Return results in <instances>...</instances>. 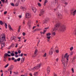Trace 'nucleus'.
I'll list each match as a JSON object with an SVG mask.
<instances>
[{"instance_id": "nucleus-25", "label": "nucleus", "mask_w": 76, "mask_h": 76, "mask_svg": "<svg viewBox=\"0 0 76 76\" xmlns=\"http://www.w3.org/2000/svg\"><path fill=\"white\" fill-rule=\"evenodd\" d=\"M46 31H47V29L44 30V32H43V33H42L43 34H45V33L46 32Z\"/></svg>"}, {"instance_id": "nucleus-4", "label": "nucleus", "mask_w": 76, "mask_h": 76, "mask_svg": "<svg viewBox=\"0 0 76 76\" xmlns=\"http://www.w3.org/2000/svg\"><path fill=\"white\" fill-rule=\"evenodd\" d=\"M60 26V23H57L55 26V28L53 29V31H56L58 29V28Z\"/></svg>"}, {"instance_id": "nucleus-12", "label": "nucleus", "mask_w": 76, "mask_h": 76, "mask_svg": "<svg viewBox=\"0 0 76 76\" xmlns=\"http://www.w3.org/2000/svg\"><path fill=\"white\" fill-rule=\"evenodd\" d=\"M57 15H58V17H59V18H60L61 19L62 18V15H61V14H60V13L58 12V13H57Z\"/></svg>"}, {"instance_id": "nucleus-27", "label": "nucleus", "mask_w": 76, "mask_h": 76, "mask_svg": "<svg viewBox=\"0 0 76 76\" xmlns=\"http://www.w3.org/2000/svg\"><path fill=\"white\" fill-rule=\"evenodd\" d=\"M8 71H11L12 70V69L10 67V68H8Z\"/></svg>"}, {"instance_id": "nucleus-30", "label": "nucleus", "mask_w": 76, "mask_h": 76, "mask_svg": "<svg viewBox=\"0 0 76 76\" xmlns=\"http://www.w3.org/2000/svg\"><path fill=\"white\" fill-rule=\"evenodd\" d=\"M58 1L57 0H55V2L56 4H57Z\"/></svg>"}, {"instance_id": "nucleus-17", "label": "nucleus", "mask_w": 76, "mask_h": 76, "mask_svg": "<svg viewBox=\"0 0 76 76\" xmlns=\"http://www.w3.org/2000/svg\"><path fill=\"white\" fill-rule=\"evenodd\" d=\"M48 2V0H45L44 1V6H45V4L47 3Z\"/></svg>"}, {"instance_id": "nucleus-11", "label": "nucleus", "mask_w": 76, "mask_h": 76, "mask_svg": "<svg viewBox=\"0 0 76 76\" xmlns=\"http://www.w3.org/2000/svg\"><path fill=\"white\" fill-rule=\"evenodd\" d=\"M46 35L47 36V38H50L51 36H49L51 35V34L50 33H48Z\"/></svg>"}, {"instance_id": "nucleus-9", "label": "nucleus", "mask_w": 76, "mask_h": 76, "mask_svg": "<svg viewBox=\"0 0 76 76\" xmlns=\"http://www.w3.org/2000/svg\"><path fill=\"white\" fill-rule=\"evenodd\" d=\"M37 51H38V50L37 49H36L34 52V55H33L32 56V57H33V58H34V57H36V56H37Z\"/></svg>"}, {"instance_id": "nucleus-48", "label": "nucleus", "mask_w": 76, "mask_h": 76, "mask_svg": "<svg viewBox=\"0 0 76 76\" xmlns=\"http://www.w3.org/2000/svg\"><path fill=\"white\" fill-rule=\"evenodd\" d=\"M20 9H24L25 8L22 7H20Z\"/></svg>"}, {"instance_id": "nucleus-56", "label": "nucleus", "mask_w": 76, "mask_h": 76, "mask_svg": "<svg viewBox=\"0 0 76 76\" xmlns=\"http://www.w3.org/2000/svg\"><path fill=\"white\" fill-rule=\"evenodd\" d=\"M11 60H15V58L14 57H12Z\"/></svg>"}, {"instance_id": "nucleus-35", "label": "nucleus", "mask_w": 76, "mask_h": 76, "mask_svg": "<svg viewBox=\"0 0 76 76\" xmlns=\"http://www.w3.org/2000/svg\"><path fill=\"white\" fill-rule=\"evenodd\" d=\"M0 24L1 25H3V22L1 20L0 21Z\"/></svg>"}, {"instance_id": "nucleus-10", "label": "nucleus", "mask_w": 76, "mask_h": 76, "mask_svg": "<svg viewBox=\"0 0 76 76\" xmlns=\"http://www.w3.org/2000/svg\"><path fill=\"white\" fill-rule=\"evenodd\" d=\"M1 37L2 38H6V35L4 34H2L1 35Z\"/></svg>"}, {"instance_id": "nucleus-63", "label": "nucleus", "mask_w": 76, "mask_h": 76, "mask_svg": "<svg viewBox=\"0 0 76 76\" xmlns=\"http://www.w3.org/2000/svg\"><path fill=\"white\" fill-rule=\"evenodd\" d=\"M23 36H24V35H25V33L24 32H23Z\"/></svg>"}, {"instance_id": "nucleus-5", "label": "nucleus", "mask_w": 76, "mask_h": 76, "mask_svg": "<svg viewBox=\"0 0 76 76\" xmlns=\"http://www.w3.org/2000/svg\"><path fill=\"white\" fill-rule=\"evenodd\" d=\"M4 41H6V40H5V38H0V43L1 44H3L4 46V44L5 43H2V42H4Z\"/></svg>"}, {"instance_id": "nucleus-50", "label": "nucleus", "mask_w": 76, "mask_h": 76, "mask_svg": "<svg viewBox=\"0 0 76 76\" xmlns=\"http://www.w3.org/2000/svg\"><path fill=\"white\" fill-rule=\"evenodd\" d=\"M23 24H25V21L24 20H23Z\"/></svg>"}, {"instance_id": "nucleus-14", "label": "nucleus", "mask_w": 76, "mask_h": 76, "mask_svg": "<svg viewBox=\"0 0 76 76\" xmlns=\"http://www.w3.org/2000/svg\"><path fill=\"white\" fill-rule=\"evenodd\" d=\"M47 71L48 72V71L49 72H50V68L49 66H48L47 69Z\"/></svg>"}, {"instance_id": "nucleus-18", "label": "nucleus", "mask_w": 76, "mask_h": 76, "mask_svg": "<svg viewBox=\"0 0 76 76\" xmlns=\"http://www.w3.org/2000/svg\"><path fill=\"white\" fill-rule=\"evenodd\" d=\"M15 47V44L13 43H12L11 45V46H10V47H12V48H13Z\"/></svg>"}, {"instance_id": "nucleus-33", "label": "nucleus", "mask_w": 76, "mask_h": 76, "mask_svg": "<svg viewBox=\"0 0 76 76\" xmlns=\"http://www.w3.org/2000/svg\"><path fill=\"white\" fill-rule=\"evenodd\" d=\"M9 66V64H7L5 66V68H6V67H8V66Z\"/></svg>"}, {"instance_id": "nucleus-29", "label": "nucleus", "mask_w": 76, "mask_h": 76, "mask_svg": "<svg viewBox=\"0 0 76 76\" xmlns=\"http://www.w3.org/2000/svg\"><path fill=\"white\" fill-rule=\"evenodd\" d=\"M46 56H47V53H45L44 55L43 56V57H46Z\"/></svg>"}, {"instance_id": "nucleus-64", "label": "nucleus", "mask_w": 76, "mask_h": 76, "mask_svg": "<svg viewBox=\"0 0 76 76\" xmlns=\"http://www.w3.org/2000/svg\"><path fill=\"white\" fill-rule=\"evenodd\" d=\"M29 75H30V76H32V75L31 73H30L29 74Z\"/></svg>"}, {"instance_id": "nucleus-39", "label": "nucleus", "mask_w": 76, "mask_h": 76, "mask_svg": "<svg viewBox=\"0 0 76 76\" xmlns=\"http://www.w3.org/2000/svg\"><path fill=\"white\" fill-rule=\"evenodd\" d=\"M1 1H2L3 3H4L5 2V0H1Z\"/></svg>"}, {"instance_id": "nucleus-58", "label": "nucleus", "mask_w": 76, "mask_h": 76, "mask_svg": "<svg viewBox=\"0 0 76 76\" xmlns=\"http://www.w3.org/2000/svg\"><path fill=\"white\" fill-rule=\"evenodd\" d=\"M7 53L8 54H11V52H10V51H8L7 52Z\"/></svg>"}, {"instance_id": "nucleus-60", "label": "nucleus", "mask_w": 76, "mask_h": 76, "mask_svg": "<svg viewBox=\"0 0 76 76\" xmlns=\"http://www.w3.org/2000/svg\"><path fill=\"white\" fill-rule=\"evenodd\" d=\"M16 45L15 46V47H18V43L16 44Z\"/></svg>"}, {"instance_id": "nucleus-2", "label": "nucleus", "mask_w": 76, "mask_h": 76, "mask_svg": "<svg viewBox=\"0 0 76 76\" xmlns=\"http://www.w3.org/2000/svg\"><path fill=\"white\" fill-rule=\"evenodd\" d=\"M66 30V26L65 25H63L59 28V31L60 32H64Z\"/></svg>"}, {"instance_id": "nucleus-32", "label": "nucleus", "mask_w": 76, "mask_h": 76, "mask_svg": "<svg viewBox=\"0 0 76 76\" xmlns=\"http://www.w3.org/2000/svg\"><path fill=\"white\" fill-rule=\"evenodd\" d=\"M11 5L12 6H15V4L13 3H11Z\"/></svg>"}, {"instance_id": "nucleus-15", "label": "nucleus", "mask_w": 76, "mask_h": 76, "mask_svg": "<svg viewBox=\"0 0 76 76\" xmlns=\"http://www.w3.org/2000/svg\"><path fill=\"white\" fill-rule=\"evenodd\" d=\"M32 10L33 12H34V13H35L36 12V11H37V9L34 8V7H33L32 8Z\"/></svg>"}, {"instance_id": "nucleus-61", "label": "nucleus", "mask_w": 76, "mask_h": 76, "mask_svg": "<svg viewBox=\"0 0 76 76\" xmlns=\"http://www.w3.org/2000/svg\"><path fill=\"white\" fill-rule=\"evenodd\" d=\"M18 17L19 18H22V15H19Z\"/></svg>"}, {"instance_id": "nucleus-53", "label": "nucleus", "mask_w": 76, "mask_h": 76, "mask_svg": "<svg viewBox=\"0 0 76 76\" xmlns=\"http://www.w3.org/2000/svg\"><path fill=\"white\" fill-rule=\"evenodd\" d=\"M15 54L16 55H17V54H18V53L17 51H16L15 52Z\"/></svg>"}, {"instance_id": "nucleus-36", "label": "nucleus", "mask_w": 76, "mask_h": 76, "mask_svg": "<svg viewBox=\"0 0 76 76\" xmlns=\"http://www.w3.org/2000/svg\"><path fill=\"white\" fill-rule=\"evenodd\" d=\"M15 6H19V3H17L15 4Z\"/></svg>"}, {"instance_id": "nucleus-62", "label": "nucleus", "mask_w": 76, "mask_h": 76, "mask_svg": "<svg viewBox=\"0 0 76 76\" xmlns=\"http://www.w3.org/2000/svg\"><path fill=\"white\" fill-rule=\"evenodd\" d=\"M35 28H36V26H34L33 27V29H35Z\"/></svg>"}, {"instance_id": "nucleus-51", "label": "nucleus", "mask_w": 76, "mask_h": 76, "mask_svg": "<svg viewBox=\"0 0 76 76\" xmlns=\"http://www.w3.org/2000/svg\"><path fill=\"white\" fill-rule=\"evenodd\" d=\"M7 11H5L4 12V15H6L7 14Z\"/></svg>"}, {"instance_id": "nucleus-47", "label": "nucleus", "mask_w": 76, "mask_h": 76, "mask_svg": "<svg viewBox=\"0 0 76 76\" xmlns=\"http://www.w3.org/2000/svg\"><path fill=\"white\" fill-rule=\"evenodd\" d=\"M56 53H59V50H56Z\"/></svg>"}, {"instance_id": "nucleus-34", "label": "nucleus", "mask_w": 76, "mask_h": 76, "mask_svg": "<svg viewBox=\"0 0 76 76\" xmlns=\"http://www.w3.org/2000/svg\"><path fill=\"white\" fill-rule=\"evenodd\" d=\"M75 33H74L73 34H74V35H76V28L75 29Z\"/></svg>"}, {"instance_id": "nucleus-59", "label": "nucleus", "mask_w": 76, "mask_h": 76, "mask_svg": "<svg viewBox=\"0 0 76 76\" xmlns=\"http://www.w3.org/2000/svg\"><path fill=\"white\" fill-rule=\"evenodd\" d=\"M20 29H21V26H19V27L18 29L20 30Z\"/></svg>"}, {"instance_id": "nucleus-45", "label": "nucleus", "mask_w": 76, "mask_h": 76, "mask_svg": "<svg viewBox=\"0 0 76 76\" xmlns=\"http://www.w3.org/2000/svg\"><path fill=\"white\" fill-rule=\"evenodd\" d=\"M18 53H19V54L20 53H21V51H20V50H18Z\"/></svg>"}, {"instance_id": "nucleus-7", "label": "nucleus", "mask_w": 76, "mask_h": 76, "mask_svg": "<svg viewBox=\"0 0 76 76\" xmlns=\"http://www.w3.org/2000/svg\"><path fill=\"white\" fill-rule=\"evenodd\" d=\"M26 18H30L31 17V14L29 13H27L25 15Z\"/></svg>"}, {"instance_id": "nucleus-13", "label": "nucleus", "mask_w": 76, "mask_h": 76, "mask_svg": "<svg viewBox=\"0 0 76 76\" xmlns=\"http://www.w3.org/2000/svg\"><path fill=\"white\" fill-rule=\"evenodd\" d=\"M41 29H35L34 31H33V32H35L36 31H41Z\"/></svg>"}, {"instance_id": "nucleus-49", "label": "nucleus", "mask_w": 76, "mask_h": 76, "mask_svg": "<svg viewBox=\"0 0 76 76\" xmlns=\"http://www.w3.org/2000/svg\"><path fill=\"white\" fill-rule=\"evenodd\" d=\"M52 34L53 35H56V33L53 32L52 33Z\"/></svg>"}, {"instance_id": "nucleus-44", "label": "nucleus", "mask_w": 76, "mask_h": 76, "mask_svg": "<svg viewBox=\"0 0 76 76\" xmlns=\"http://www.w3.org/2000/svg\"><path fill=\"white\" fill-rule=\"evenodd\" d=\"M6 57H4L3 61H6Z\"/></svg>"}, {"instance_id": "nucleus-1", "label": "nucleus", "mask_w": 76, "mask_h": 76, "mask_svg": "<svg viewBox=\"0 0 76 76\" xmlns=\"http://www.w3.org/2000/svg\"><path fill=\"white\" fill-rule=\"evenodd\" d=\"M67 54H68V53H66L64 56V58H66V61L64 58H63L62 59H61V60L62 63L65 67H66V66H67V65L68 62H69V55H67Z\"/></svg>"}, {"instance_id": "nucleus-31", "label": "nucleus", "mask_w": 76, "mask_h": 76, "mask_svg": "<svg viewBox=\"0 0 76 76\" xmlns=\"http://www.w3.org/2000/svg\"><path fill=\"white\" fill-rule=\"evenodd\" d=\"M11 56H15V53H12L11 54Z\"/></svg>"}, {"instance_id": "nucleus-19", "label": "nucleus", "mask_w": 76, "mask_h": 76, "mask_svg": "<svg viewBox=\"0 0 76 76\" xmlns=\"http://www.w3.org/2000/svg\"><path fill=\"white\" fill-rule=\"evenodd\" d=\"M49 20L50 19L48 18H47L45 19V22H48V20Z\"/></svg>"}, {"instance_id": "nucleus-57", "label": "nucleus", "mask_w": 76, "mask_h": 76, "mask_svg": "<svg viewBox=\"0 0 76 76\" xmlns=\"http://www.w3.org/2000/svg\"><path fill=\"white\" fill-rule=\"evenodd\" d=\"M5 2L6 3H8V0H6V1H5Z\"/></svg>"}, {"instance_id": "nucleus-8", "label": "nucleus", "mask_w": 76, "mask_h": 76, "mask_svg": "<svg viewBox=\"0 0 76 76\" xmlns=\"http://www.w3.org/2000/svg\"><path fill=\"white\" fill-rule=\"evenodd\" d=\"M53 52H54V49H53V48H51L49 52V54L50 55H52Z\"/></svg>"}, {"instance_id": "nucleus-3", "label": "nucleus", "mask_w": 76, "mask_h": 76, "mask_svg": "<svg viewBox=\"0 0 76 76\" xmlns=\"http://www.w3.org/2000/svg\"><path fill=\"white\" fill-rule=\"evenodd\" d=\"M41 66V64H37V66H35L33 68H31V70H35L36 69H39Z\"/></svg>"}, {"instance_id": "nucleus-42", "label": "nucleus", "mask_w": 76, "mask_h": 76, "mask_svg": "<svg viewBox=\"0 0 76 76\" xmlns=\"http://www.w3.org/2000/svg\"><path fill=\"white\" fill-rule=\"evenodd\" d=\"M14 73H15V74L16 75H18V72H14Z\"/></svg>"}, {"instance_id": "nucleus-21", "label": "nucleus", "mask_w": 76, "mask_h": 76, "mask_svg": "<svg viewBox=\"0 0 76 76\" xmlns=\"http://www.w3.org/2000/svg\"><path fill=\"white\" fill-rule=\"evenodd\" d=\"M8 56V54L5 53L4 55V57H7V56Z\"/></svg>"}, {"instance_id": "nucleus-41", "label": "nucleus", "mask_w": 76, "mask_h": 76, "mask_svg": "<svg viewBox=\"0 0 76 76\" xmlns=\"http://www.w3.org/2000/svg\"><path fill=\"white\" fill-rule=\"evenodd\" d=\"M71 70L72 72L73 73H74V69H73V68H72V69Z\"/></svg>"}, {"instance_id": "nucleus-43", "label": "nucleus", "mask_w": 76, "mask_h": 76, "mask_svg": "<svg viewBox=\"0 0 76 76\" xmlns=\"http://www.w3.org/2000/svg\"><path fill=\"white\" fill-rule=\"evenodd\" d=\"M17 60L18 61H20V58H19L18 59H17Z\"/></svg>"}, {"instance_id": "nucleus-22", "label": "nucleus", "mask_w": 76, "mask_h": 76, "mask_svg": "<svg viewBox=\"0 0 76 76\" xmlns=\"http://www.w3.org/2000/svg\"><path fill=\"white\" fill-rule=\"evenodd\" d=\"M45 12V11L43 10H41V14L42 15L43 14V12Z\"/></svg>"}, {"instance_id": "nucleus-23", "label": "nucleus", "mask_w": 76, "mask_h": 76, "mask_svg": "<svg viewBox=\"0 0 76 76\" xmlns=\"http://www.w3.org/2000/svg\"><path fill=\"white\" fill-rule=\"evenodd\" d=\"M37 5L39 7H41V4L39 3H37Z\"/></svg>"}, {"instance_id": "nucleus-55", "label": "nucleus", "mask_w": 76, "mask_h": 76, "mask_svg": "<svg viewBox=\"0 0 76 76\" xmlns=\"http://www.w3.org/2000/svg\"><path fill=\"white\" fill-rule=\"evenodd\" d=\"M56 60L57 62H58V58H56Z\"/></svg>"}, {"instance_id": "nucleus-26", "label": "nucleus", "mask_w": 76, "mask_h": 76, "mask_svg": "<svg viewBox=\"0 0 76 76\" xmlns=\"http://www.w3.org/2000/svg\"><path fill=\"white\" fill-rule=\"evenodd\" d=\"M5 26L6 28V29H7V23H5Z\"/></svg>"}, {"instance_id": "nucleus-52", "label": "nucleus", "mask_w": 76, "mask_h": 76, "mask_svg": "<svg viewBox=\"0 0 76 76\" xmlns=\"http://www.w3.org/2000/svg\"><path fill=\"white\" fill-rule=\"evenodd\" d=\"M9 28L10 29V31H12V27H10Z\"/></svg>"}, {"instance_id": "nucleus-40", "label": "nucleus", "mask_w": 76, "mask_h": 76, "mask_svg": "<svg viewBox=\"0 0 76 76\" xmlns=\"http://www.w3.org/2000/svg\"><path fill=\"white\" fill-rule=\"evenodd\" d=\"M47 40L48 42H50V38H48Z\"/></svg>"}, {"instance_id": "nucleus-6", "label": "nucleus", "mask_w": 76, "mask_h": 76, "mask_svg": "<svg viewBox=\"0 0 76 76\" xmlns=\"http://www.w3.org/2000/svg\"><path fill=\"white\" fill-rule=\"evenodd\" d=\"M70 12L72 15H73V16H75L76 15V10H72L70 11Z\"/></svg>"}, {"instance_id": "nucleus-28", "label": "nucleus", "mask_w": 76, "mask_h": 76, "mask_svg": "<svg viewBox=\"0 0 76 76\" xmlns=\"http://www.w3.org/2000/svg\"><path fill=\"white\" fill-rule=\"evenodd\" d=\"M73 50V47H72L71 48H70V51H72Z\"/></svg>"}, {"instance_id": "nucleus-38", "label": "nucleus", "mask_w": 76, "mask_h": 76, "mask_svg": "<svg viewBox=\"0 0 76 76\" xmlns=\"http://www.w3.org/2000/svg\"><path fill=\"white\" fill-rule=\"evenodd\" d=\"M1 1H2L3 3H4L5 2V0H1Z\"/></svg>"}, {"instance_id": "nucleus-54", "label": "nucleus", "mask_w": 76, "mask_h": 76, "mask_svg": "<svg viewBox=\"0 0 76 76\" xmlns=\"http://www.w3.org/2000/svg\"><path fill=\"white\" fill-rule=\"evenodd\" d=\"M20 56L21 57H22L23 56V53H21Z\"/></svg>"}, {"instance_id": "nucleus-46", "label": "nucleus", "mask_w": 76, "mask_h": 76, "mask_svg": "<svg viewBox=\"0 0 76 76\" xmlns=\"http://www.w3.org/2000/svg\"><path fill=\"white\" fill-rule=\"evenodd\" d=\"M64 54H62V59H63V58H64Z\"/></svg>"}, {"instance_id": "nucleus-37", "label": "nucleus", "mask_w": 76, "mask_h": 76, "mask_svg": "<svg viewBox=\"0 0 76 76\" xmlns=\"http://www.w3.org/2000/svg\"><path fill=\"white\" fill-rule=\"evenodd\" d=\"M73 51L71 52L70 53V56H72L73 55Z\"/></svg>"}, {"instance_id": "nucleus-16", "label": "nucleus", "mask_w": 76, "mask_h": 76, "mask_svg": "<svg viewBox=\"0 0 76 76\" xmlns=\"http://www.w3.org/2000/svg\"><path fill=\"white\" fill-rule=\"evenodd\" d=\"M38 72H36L34 73L33 75L34 76H37V75H38Z\"/></svg>"}, {"instance_id": "nucleus-20", "label": "nucleus", "mask_w": 76, "mask_h": 76, "mask_svg": "<svg viewBox=\"0 0 76 76\" xmlns=\"http://www.w3.org/2000/svg\"><path fill=\"white\" fill-rule=\"evenodd\" d=\"M21 61L22 63H23L24 62V61H25V59H24V58H22Z\"/></svg>"}, {"instance_id": "nucleus-24", "label": "nucleus", "mask_w": 76, "mask_h": 76, "mask_svg": "<svg viewBox=\"0 0 76 76\" xmlns=\"http://www.w3.org/2000/svg\"><path fill=\"white\" fill-rule=\"evenodd\" d=\"M10 67V68L12 70L13 69V67H14V66H13V65H12Z\"/></svg>"}]
</instances>
